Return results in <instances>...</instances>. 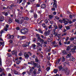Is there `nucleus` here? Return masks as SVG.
Segmentation results:
<instances>
[{"label": "nucleus", "mask_w": 76, "mask_h": 76, "mask_svg": "<svg viewBox=\"0 0 76 76\" xmlns=\"http://www.w3.org/2000/svg\"><path fill=\"white\" fill-rule=\"evenodd\" d=\"M14 38V36H13V35H11V37L10 38H11V39H13V38Z\"/></svg>", "instance_id": "nucleus-55"}, {"label": "nucleus", "mask_w": 76, "mask_h": 76, "mask_svg": "<svg viewBox=\"0 0 76 76\" xmlns=\"http://www.w3.org/2000/svg\"><path fill=\"white\" fill-rule=\"evenodd\" d=\"M53 33V34H55V36H57V33L55 31L53 30L52 31Z\"/></svg>", "instance_id": "nucleus-19"}, {"label": "nucleus", "mask_w": 76, "mask_h": 76, "mask_svg": "<svg viewBox=\"0 0 76 76\" xmlns=\"http://www.w3.org/2000/svg\"><path fill=\"white\" fill-rule=\"evenodd\" d=\"M64 69L63 68H62L60 70V71H61V72H63L64 70Z\"/></svg>", "instance_id": "nucleus-57"}, {"label": "nucleus", "mask_w": 76, "mask_h": 76, "mask_svg": "<svg viewBox=\"0 0 76 76\" xmlns=\"http://www.w3.org/2000/svg\"><path fill=\"white\" fill-rule=\"evenodd\" d=\"M24 56L26 58H29V55L28 54H25Z\"/></svg>", "instance_id": "nucleus-8"}, {"label": "nucleus", "mask_w": 76, "mask_h": 76, "mask_svg": "<svg viewBox=\"0 0 76 76\" xmlns=\"http://www.w3.org/2000/svg\"><path fill=\"white\" fill-rule=\"evenodd\" d=\"M25 20H29V18L28 17H25L24 18Z\"/></svg>", "instance_id": "nucleus-36"}, {"label": "nucleus", "mask_w": 76, "mask_h": 76, "mask_svg": "<svg viewBox=\"0 0 76 76\" xmlns=\"http://www.w3.org/2000/svg\"><path fill=\"white\" fill-rule=\"evenodd\" d=\"M28 32V30L26 28L22 29L21 30V34H25Z\"/></svg>", "instance_id": "nucleus-1"}, {"label": "nucleus", "mask_w": 76, "mask_h": 76, "mask_svg": "<svg viewBox=\"0 0 76 76\" xmlns=\"http://www.w3.org/2000/svg\"><path fill=\"white\" fill-rule=\"evenodd\" d=\"M66 28L67 30H69V29H70V27L67 26L66 27Z\"/></svg>", "instance_id": "nucleus-52"}, {"label": "nucleus", "mask_w": 76, "mask_h": 76, "mask_svg": "<svg viewBox=\"0 0 76 76\" xmlns=\"http://www.w3.org/2000/svg\"><path fill=\"white\" fill-rule=\"evenodd\" d=\"M12 7H15V6H14V5H12L9 7V9H10L11 10H12V9H13V8H12Z\"/></svg>", "instance_id": "nucleus-22"}, {"label": "nucleus", "mask_w": 76, "mask_h": 76, "mask_svg": "<svg viewBox=\"0 0 76 76\" xmlns=\"http://www.w3.org/2000/svg\"><path fill=\"white\" fill-rule=\"evenodd\" d=\"M16 30H19V29H20V28H19V27H16Z\"/></svg>", "instance_id": "nucleus-56"}, {"label": "nucleus", "mask_w": 76, "mask_h": 76, "mask_svg": "<svg viewBox=\"0 0 76 76\" xmlns=\"http://www.w3.org/2000/svg\"><path fill=\"white\" fill-rule=\"evenodd\" d=\"M67 56H68V57H70V56H71V54L69 53V54H68Z\"/></svg>", "instance_id": "nucleus-64"}, {"label": "nucleus", "mask_w": 76, "mask_h": 76, "mask_svg": "<svg viewBox=\"0 0 76 76\" xmlns=\"http://www.w3.org/2000/svg\"><path fill=\"white\" fill-rule=\"evenodd\" d=\"M28 64H33L34 65V61H30V62H28Z\"/></svg>", "instance_id": "nucleus-20"}, {"label": "nucleus", "mask_w": 76, "mask_h": 76, "mask_svg": "<svg viewBox=\"0 0 76 76\" xmlns=\"http://www.w3.org/2000/svg\"><path fill=\"white\" fill-rule=\"evenodd\" d=\"M63 55H64L66 54V51L63 50L62 51Z\"/></svg>", "instance_id": "nucleus-32"}, {"label": "nucleus", "mask_w": 76, "mask_h": 76, "mask_svg": "<svg viewBox=\"0 0 76 76\" xmlns=\"http://www.w3.org/2000/svg\"><path fill=\"white\" fill-rule=\"evenodd\" d=\"M50 70V67H48L46 69V70L47 71H48V70Z\"/></svg>", "instance_id": "nucleus-38"}, {"label": "nucleus", "mask_w": 76, "mask_h": 76, "mask_svg": "<svg viewBox=\"0 0 76 76\" xmlns=\"http://www.w3.org/2000/svg\"><path fill=\"white\" fill-rule=\"evenodd\" d=\"M33 74L34 76H36L37 75L36 74V70L35 69L33 72Z\"/></svg>", "instance_id": "nucleus-30"}, {"label": "nucleus", "mask_w": 76, "mask_h": 76, "mask_svg": "<svg viewBox=\"0 0 76 76\" xmlns=\"http://www.w3.org/2000/svg\"><path fill=\"white\" fill-rule=\"evenodd\" d=\"M26 73V72H24L22 73V74L23 75H25Z\"/></svg>", "instance_id": "nucleus-61"}, {"label": "nucleus", "mask_w": 76, "mask_h": 76, "mask_svg": "<svg viewBox=\"0 0 76 76\" xmlns=\"http://www.w3.org/2000/svg\"><path fill=\"white\" fill-rule=\"evenodd\" d=\"M4 32L3 31L1 30V31H0V36L1 37V35H2V34Z\"/></svg>", "instance_id": "nucleus-35"}, {"label": "nucleus", "mask_w": 76, "mask_h": 76, "mask_svg": "<svg viewBox=\"0 0 76 76\" xmlns=\"http://www.w3.org/2000/svg\"><path fill=\"white\" fill-rule=\"evenodd\" d=\"M54 28H55V29H57L58 28H57V26H53Z\"/></svg>", "instance_id": "nucleus-50"}, {"label": "nucleus", "mask_w": 76, "mask_h": 76, "mask_svg": "<svg viewBox=\"0 0 76 76\" xmlns=\"http://www.w3.org/2000/svg\"><path fill=\"white\" fill-rule=\"evenodd\" d=\"M3 20H4V18L2 16L0 17V21L2 22Z\"/></svg>", "instance_id": "nucleus-16"}, {"label": "nucleus", "mask_w": 76, "mask_h": 76, "mask_svg": "<svg viewBox=\"0 0 76 76\" xmlns=\"http://www.w3.org/2000/svg\"><path fill=\"white\" fill-rule=\"evenodd\" d=\"M52 41H53V39L50 38L48 39V42H51Z\"/></svg>", "instance_id": "nucleus-24"}, {"label": "nucleus", "mask_w": 76, "mask_h": 76, "mask_svg": "<svg viewBox=\"0 0 76 76\" xmlns=\"http://www.w3.org/2000/svg\"><path fill=\"white\" fill-rule=\"evenodd\" d=\"M74 39H75V38L74 37L71 38L70 39V40H71V41H73Z\"/></svg>", "instance_id": "nucleus-46"}, {"label": "nucleus", "mask_w": 76, "mask_h": 76, "mask_svg": "<svg viewBox=\"0 0 76 76\" xmlns=\"http://www.w3.org/2000/svg\"><path fill=\"white\" fill-rule=\"evenodd\" d=\"M12 53L13 55H16L17 53V51L16 50H14L12 52Z\"/></svg>", "instance_id": "nucleus-6"}, {"label": "nucleus", "mask_w": 76, "mask_h": 76, "mask_svg": "<svg viewBox=\"0 0 76 76\" xmlns=\"http://www.w3.org/2000/svg\"><path fill=\"white\" fill-rule=\"evenodd\" d=\"M67 35V33H65L62 34L61 36H64V35Z\"/></svg>", "instance_id": "nucleus-45"}, {"label": "nucleus", "mask_w": 76, "mask_h": 76, "mask_svg": "<svg viewBox=\"0 0 76 76\" xmlns=\"http://www.w3.org/2000/svg\"><path fill=\"white\" fill-rule=\"evenodd\" d=\"M22 54H23L22 53H19L18 54V55L19 56H21L22 55Z\"/></svg>", "instance_id": "nucleus-63"}, {"label": "nucleus", "mask_w": 76, "mask_h": 76, "mask_svg": "<svg viewBox=\"0 0 76 76\" xmlns=\"http://www.w3.org/2000/svg\"><path fill=\"white\" fill-rule=\"evenodd\" d=\"M26 39V37L25 36L20 37V39L21 40L22 39Z\"/></svg>", "instance_id": "nucleus-17"}, {"label": "nucleus", "mask_w": 76, "mask_h": 76, "mask_svg": "<svg viewBox=\"0 0 76 76\" xmlns=\"http://www.w3.org/2000/svg\"><path fill=\"white\" fill-rule=\"evenodd\" d=\"M39 39L40 42H44V40L41 39V38H39Z\"/></svg>", "instance_id": "nucleus-42"}, {"label": "nucleus", "mask_w": 76, "mask_h": 76, "mask_svg": "<svg viewBox=\"0 0 76 76\" xmlns=\"http://www.w3.org/2000/svg\"><path fill=\"white\" fill-rule=\"evenodd\" d=\"M65 73L67 75H69V73H70V72L68 68H66L65 70Z\"/></svg>", "instance_id": "nucleus-4"}, {"label": "nucleus", "mask_w": 76, "mask_h": 76, "mask_svg": "<svg viewBox=\"0 0 76 76\" xmlns=\"http://www.w3.org/2000/svg\"><path fill=\"white\" fill-rule=\"evenodd\" d=\"M59 70H60L62 68V66H59L58 67Z\"/></svg>", "instance_id": "nucleus-48"}, {"label": "nucleus", "mask_w": 76, "mask_h": 76, "mask_svg": "<svg viewBox=\"0 0 76 76\" xmlns=\"http://www.w3.org/2000/svg\"><path fill=\"white\" fill-rule=\"evenodd\" d=\"M15 21L16 22H17L20 24V21L19 20L17 19H15Z\"/></svg>", "instance_id": "nucleus-29"}, {"label": "nucleus", "mask_w": 76, "mask_h": 76, "mask_svg": "<svg viewBox=\"0 0 76 76\" xmlns=\"http://www.w3.org/2000/svg\"><path fill=\"white\" fill-rule=\"evenodd\" d=\"M51 33V31L50 30H48V31H46L45 32L44 34L45 36H47V35H49Z\"/></svg>", "instance_id": "nucleus-2"}, {"label": "nucleus", "mask_w": 76, "mask_h": 76, "mask_svg": "<svg viewBox=\"0 0 76 76\" xmlns=\"http://www.w3.org/2000/svg\"><path fill=\"white\" fill-rule=\"evenodd\" d=\"M11 37V36L10 35V34H8L7 35V37L8 38H10V37Z\"/></svg>", "instance_id": "nucleus-44"}, {"label": "nucleus", "mask_w": 76, "mask_h": 76, "mask_svg": "<svg viewBox=\"0 0 76 76\" xmlns=\"http://www.w3.org/2000/svg\"><path fill=\"white\" fill-rule=\"evenodd\" d=\"M32 47L34 48L36 47V45H35V44H33L32 45Z\"/></svg>", "instance_id": "nucleus-49"}, {"label": "nucleus", "mask_w": 76, "mask_h": 76, "mask_svg": "<svg viewBox=\"0 0 76 76\" xmlns=\"http://www.w3.org/2000/svg\"><path fill=\"white\" fill-rule=\"evenodd\" d=\"M48 28L49 29L53 28V26L52 25H50L49 26H48Z\"/></svg>", "instance_id": "nucleus-31"}, {"label": "nucleus", "mask_w": 76, "mask_h": 76, "mask_svg": "<svg viewBox=\"0 0 76 76\" xmlns=\"http://www.w3.org/2000/svg\"><path fill=\"white\" fill-rule=\"evenodd\" d=\"M34 18H37V14H34Z\"/></svg>", "instance_id": "nucleus-43"}, {"label": "nucleus", "mask_w": 76, "mask_h": 76, "mask_svg": "<svg viewBox=\"0 0 76 76\" xmlns=\"http://www.w3.org/2000/svg\"><path fill=\"white\" fill-rule=\"evenodd\" d=\"M23 19H22V20H20V24H22V23L23 22V17H22Z\"/></svg>", "instance_id": "nucleus-21"}, {"label": "nucleus", "mask_w": 76, "mask_h": 76, "mask_svg": "<svg viewBox=\"0 0 76 76\" xmlns=\"http://www.w3.org/2000/svg\"><path fill=\"white\" fill-rule=\"evenodd\" d=\"M38 32H39V33H41V34H42L43 32H42V31L40 29L38 30Z\"/></svg>", "instance_id": "nucleus-33"}, {"label": "nucleus", "mask_w": 76, "mask_h": 76, "mask_svg": "<svg viewBox=\"0 0 76 76\" xmlns=\"http://www.w3.org/2000/svg\"><path fill=\"white\" fill-rule=\"evenodd\" d=\"M61 35V34H58V38H61V37H60V36Z\"/></svg>", "instance_id": "nucleus-53"}, {"label": "nucleus", "mask_w": 76, "mask_h": 76, "mask_svg": "<svg viewBox=\"0 0 76 76\" xmlns=\"http://www.w3.org/2000/svg\"><path fill=\"white\" fill-rule=\"evenodd\" d=\"M60 19V18L59 17H57V16H56L55 17V18L54 19L55 20V21H56L57 20H58Z\"/></svg>", "instance_id": "nucleus-23"}, {"label": "nucleus", "mask_w": 76, "mask_h": 76, "mask_svg": "<svg viewBox=\"0 0 76 76\" xmlns=\"http://www.w3.org/2000/svg\"><path fill=\"white\" fill-rule=\"evenodd\" d=\"M29 42H27L26 43V44L24 45H23V47H28V46H29Z\"/></svg>", "instance_id": "nucleus-5"}, {"label": "nucleus", "mask_w": 76, "mask_h": 76, "mask_svg": "<svg viewBox=\"0 0 76 76\" xmlns=\"http://www.w3.org/2000/svg\"><path fill=\"white\" fill-rule=\"evenodd\" d=\"M33 65H34L35 67H37V68H39V67H40V65L37 63H34V64Z\"/></svg>", "instance_id": "nucleus-10"}, {"label": "nucleus", "mask_w": 76, "mask_h": 76, "mask_svg": "<svg viewBox=\"0 0 76 76\" xmlns=\"http://www.w3.org/2000/svg\"><path fill=\"white\" fill-rule=\"evenodd\" d=\"M69 60H70L71 61H75V58H74L73 56H71L69 58Z\"/></svg>", "instance_id": "nucleus-7"}, {"label": "nucleus", "mask_w": 76, "mask_h": 76, "mask_svg": "<svg viewBox=\"0 0 76 76\" xmlns=\"http://www.w3.org/2000/svg\"><path fill=\"white\" fill-rule=\"evenodd\" d=\"M59 44L60 45H62V44L61 43V40H60L59 41Z\"/></svg>", "instance_id": "nucleus-54"}, {"label": "nucleus", "mask_w": 76, "mask_h": 76, "mask_svg": "<svg viewBox=\"0 0 76 76\" xmlns=\"http://www.w3.org/2000/svg\"><path fill=\"white\" fill-rule=\"evenodd\" d=\"M14 73L15 75H20V73L17 72L16 70H14Z\"/></svg>", "instance_id": "nucleus-12"}, {"label": "nucleus", "mask_w": 76, "mask_h": 76, "mask_svg": "<svg viewBox=\"0 0 76 76\" xmlns=\"http://www.w3.org/2000/svg\"><path fill=\"white\" fill-rule=\"evenodd\" d=\"M49 49H48V48H47L46 50V51L47 50L48 51H51V48L50 47H49Z\"/></svg>", "instance_id": "nucleus-27"}, {"label": "nucleus", "mask_w": 76, "mask_h": 76, "mask_svg": "<svg viewBox=\"0 0 76 76\" xmlns=\"http://www.w3.org/2000/svg\"><path fill=\"white\" fill-rule=\"evenodd\" d=\"M69 37H67L66 38V41H68V40H69Z\"/></svg>", "instance_id": "nucleus-62"}, {"label": "nucleus", "mask_w": 76, "mask_h": 76, "mask_svg": "<svg viewBox=\"0 0 76 76\" xmlns=\"http://www.w3.org/2000/svg\"><path fill=\"white\" fill-rule=\"evenodd\" d=\"M42 26L43 27V28H45L46 26L45 24V23H43Z\"/></svg>", "instance_id": "nucleus-47"}, {"label": "nucleus", "mask_w": 76, "mask_h": 76, "mask_svg": "<svg viewBox=\"0 0 76 76\" xmlns=\"http://www.w3.org/2000/svg\"><path fill=\"white\" fill-rule=\"evenodd\" d=\"M46 7L45 5L44 4H42L41 6V7L42 9H44Z\"/></svg>", "instance_id": "nucleus-15"}, {"label": "nucleus", "mask_w": 76, "mask_h": 76, "mask_svg": "<svg viewBox=\"0 0 76 76\" xmlns=\"http://www.w3.org/2000/svg\"><path fill=\"white\" fill-rule=\"evenodd\" d=\"M73 47V46L71 45V46H68L67 47L66 49V51H69L70 48H71Z\"/></svg>", "instance_id": "nucleus-9"}, {"label": "nucleus", "mask_w": 76, "mask_h": 76, "mask_svg": "<svg viewBox=\"0 0 76 76\" xmlns=\"http://www.w3.org/2000/svg\"><path fill=\"white\" fill-rule=\"evenodd\" d=\"M53 72H54L55 73H56L57 72V70L56 69H54Z\"/></svg>", "instance_id": "nucleus-37"}, {"label": "nucleus", "mask_w": 76, "mask_h": 76, "mask_svg": "<svg viewBox=\"0 0 76 76\" xmlns=\"http://www.w3.org/2000/svg\"><path fill=\"white\" fill-rule=\"evenodd\" d=\"M58 26H59V29H61V28H63V26H62V25H59Z\"/></svg>", "instance_id": "nucleus-28"}, {"label": "nucleus", "mask_w": 76, "mask_h": 76, "mask_svg": "<svg viewBox=\"0 0 76 76\" xmlns=\"http://www.w3.org/2000/svg\"><path fill=\"white\" fill-rule=\"evenodd\" d=\"M8 22L9 23H12V19L10 18L8 20Z\"/></svg>", "instance_id": "nucleus-34"}, {"label": "nucleus", "mask_w": 76, "mask_h": 76, "mask_svg": "<svg viewBox=\"0 0 76 76\" xmlns=\"http://www.w3.org/2000/svg\"><path fill=\"white\" fill-rule=\"evenodd\" d=\"M51 10L53 11H55L56 10V9L54 8H52Z\"/></svg>", "instance_id": "nucleus-59"}, {"label": "nucleus", "mask_w": 76, "mask_h": 76, "mask_svg": "<svg viewBox=\"0 0 76 76\" xmlns=\"http://www.w3.org/2000/svg\"><path fill=\"white\" fill-rule=\"evenodd\" d=\"M45 23H48V20H47L46 19L45 21Z\"/></svg>", "instance_id": "nucleus-58"}, {"label": "nucleus", "mask_w": 76, "mask_h": 76, "mask_svg": "<svg viewBox=\"0 0 76 76\" xmlns=\"http://www.w3.org/2000/svg\"><path fill=\"white\" fill-rule=\"evenodd\" d=\"M3 75H5V74H4V73H2V74H0V76H2Z\"/></svg>", "instance_id": "nucleus-51"}, {"label": "nucleus", "mask_w": 76, "mask_h": 76, "mask_svg": "<svg viewBox=\"0 0 76 76\" xmlns=\"http://www.w3.org/2000/svg\"><path fill=\"white\" fill-rule=\"evenodd\" d=\"M62 60L63 61H65V58H64V56L62 57Z\"/></svg>", "instance_id": "nucleus-41"}, {"label": "nucleus", "mask_w": 76, "mask_h": 76, "mask_svg": "<svg viewBox=\"0 0 76 76\" xmlns=\"http://www.w3.org/2000/svg\"><path fill=\"white\" fill-rule=\"evenodd\" d=\"M20 62V61L18 60L16 62V64H19Z\"/></svg>", "instance_id": "nucleus-40"}, {"label": "nucleus", "mask_w": 76, "mask_h": 76, "mask_svg": "<svg viewBox=\"0 0 76 76\" xmlns=\"http://www.w3.org/2000/svg\"><path fill=\"white\" fill-rule=\"evenodd\" d=\"M2 65L1 64V58L0 57V67H1Z\"/></svg>", "instance_id": "nucleus-26"}, {"label": "nucleus", "mask_w": 76, "mask_h": 76, "mask_svg": "<svg viewBox=\"0 0 76 76\" xmlns=\"http://www.w3.org/2000/svg\"><path fill=\"white\" fill-rule=\"evenodd\" d=\"M72 49H71V51L72 52H74L75 51V50H76V47H74V48H73V45H72Z\"/></svg>", "instance_id": "nucleus-11"}, {"label": "nucleus", "mask_w": 76, "mask_h": 76, "mask_svg": "<svg viewBox=\"0 0 76 76\" xmlns=\"http://www.w3.org/2000/svg\"><path fill=\"white\" fill-rule=\"evenodd\" d=\"M53 53L54 54H56V50H54Z\"/></svg>", "instance_id": "nucleus-60"}, {"label": "nucleus", "mask_w": 76, "mask_h": 76, "mask_svg": "<svg viewBox=\"0 0 76 76\" xmlns=\"http://www.w3.org/2000/svg\"><path fill=\"white\" fill-rule=\"evenodd\" d=\"M53 7H57V1L56 0H53Z\"/></svg>", "instance_id": "nucleus-3"}, {"label": "nucleus", "mask_w": 76, "mask_h": 76, "mask_svg": "<svg viewBox=\"0 0 76 76\" xmlns=\"http://www.w3.org/2000/svg\"><path fill=\"white\" fill-rule=\"evenodd\" d=\"M64 64L65 65H69V61H66V62L65 63H64Z\"/></svg>", "instance_id": "nucleus-18"}, {"label": "nucleus", "mask_w": 76, "mask_h": 76, "mask_svg": "<svg viewBox=\"0 0 76 76\" xmlns=\"http://www.w3.org/2000/svg\"><path fill=\"white\" fill-rule=\"evenodd\" d=\"M56 44H57V43H56V42L54 41L51 43V46H53V45H56Z\"/></svg>", "instance_id": "nucleus-13"}, {"label": "nucleus", "mask_w": 76, "mask_h": 76, "mask_svg": "<svg viewBox=\"0 0 76 76\" xmlns=\"http://www.w3.org/2000/svg\"><path fill=\"white\" fill-rule=\"evenodd\" d=\"M36 35L37 37V38H39H39H39V34H36Z\"/></svg>", "instance_id": "nucleus-39"}, {"label": "nucleus", "mask_w": 76, "mask_h": 76, "mask_svg": "<svg viewBox=\"0 0 76 76\" xmlns=\"http://www.w3.org/2000/svg\"><path fill=\"white\" fill-rule=\"evenodd\" d=\"M63 21H64V23L65 24V25H67L68 23V22L67 21L65 20V19H63Z\"/></svg>", "instance_id": "nucleus-14"}, {"label": "nucleus", "mask_w": 76, "mask_h": 76, "mask_svg": "<svg viewBox=\"0 0 76 76\" xmlns=\"http://www.w3.org/2000/svg\"><path fill=\"white\" fill-rule=\"evenodd\" d=\"M37 45L39 46V47H42V45L39 43H37Z\"/></svg>", "instance_id": "nucleus-25"}]
</instances>
